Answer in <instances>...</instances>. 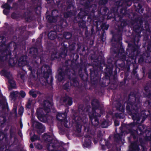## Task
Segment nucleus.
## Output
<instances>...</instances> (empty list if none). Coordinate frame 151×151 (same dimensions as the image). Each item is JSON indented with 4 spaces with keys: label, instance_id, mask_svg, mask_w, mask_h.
Returning a JSON list of instances; mask_svg holds the SVG:
<instances>
[{
    "label": "nucleus",
    "instance_id": "f257e3e1",
    "mask_svg": "<svg viewBox=\"0 0 151 151\" xmlns=\"http://www.w3.org/2000/svg\"><path fill=\"white\" fill-rule=\"evenodd\" d=\"M92 113L89 114V116L90 119L92 124L96 127L99 124L98 119L96 117H100L101 115L99 114V112H101V110L99 108V103L97 99H94L92 102Z\"/></svg>",
    "mask_w": 151,
    "mask_h": 151
},
{
    "label": "nucleus",
    "instance_id": "f03ea898",
    "mask_svg": "<svg viewBox=\"0 0 151 151\" xmlns=\"http://www.w3.org/2000/svg\"><path fill=\"white\" fill-rule=\"evenodd\" d=\"M1 75L5 76L8 79L9 83L10 84L9 88L10 90L16 87V84L13 79L12 75L9 71L3 70L1 72Z\"/></svg>",
    "mask_w": 151,
    "mask_h": 151
},
{
    "label": "nucleus",
    "instance_id": "7ed1b4c3",
    "mask_svg": "<svg viewBox=\"0 0 151 151\" xmlns=\"http://www.w3.org/2000/svg\"><path fill=\"white\" fill-rule=\"evenodd\" d=\"M1 75L5 76L8 79L9 83L10 84L9 88L10 90L16 87V84L13 79L12 75L9 71L3 70L1 72Z\"/></svg>",
    "mask_w": 151,
    "mask_h": 151
},
{
    "label": "nucleus",
    "instance_id": "20e7f679",
    "mask_svg": "<svg viewBox=\"0 0 151 151\" xmlns=\"http://www.w3.org/2000/svg\"><path fill=\"white\" fill-rule=\"evenodd\" d=\"M125 2V4L128 6H131L132 2H134V6L135 7V9H142V2L139 0V1H134L131 0H123V9H127V8L124 7V2Z\"/></svg>",
    "mask_w": 151,
    "mask_h": 151
},
{
    "label": "nucleus",
    "instance_id": "39448f33",
    "mask_svg": "<svg viewBox=\"0 0 151 151\" xmlns=\"http://www.w3.org/2000/svg\"><path fill=\"white\" fill-rule=\"evenodd\" d=\"M66 114L65 113L63 114L58 113L57 115V119L59 121L61 122L62 124L63 123L65 127H68V126L67 124L68 121L66 119Z\"/></svg>",
    "mask_w": 151,
    "mask_h": 151
},
{
    "label": "nucleus",
    "instance_id": "423d86ee",
    "mask_svg": "<svg viewBox=\"0 0 151 151\" xmlns=\"http://www.w3.org/2000/svg\"><path fill=\"white\" fill-rule=\"evenodd\" d=\"M33 123L37 129V132L38 134H40L44 132L45 128L41 123L35 121L33 122Z\"/></svg>",
    "mask_w": 151,
    "mask_h": 151
},
{
    "label": "nucleus",
    "instance_id": "0eeeda50",
    "mask_svg": "<svg viewBox=\"0 0 151 151\" xmlns=\"http://www.w3.org/2000/svg\"><path fill=\"white\" fill-rule=\"evenodd\" d=\"M142 21L141 19L137 20L134 24L135 25L134 27V30L138 32H140L142 29Z\"/></svg>",
    "mask_w": 151,
    "mask_h": 151
},
{
    "label": "nucleus",
    "instance_id": "6e6552de",
    "mask_svg": "<svg viewBox=\"0 0 151 151\" xmlns=\"http://www.w3.org/2000/svg\"><path fill=\"white\" fill-rule=\"evenodd\" d=\"M52 104L48 101H44L43 103V107L44 111L46 113L50 111V109L52 108Z\"/></svg>",
    "mask_w": 151,
    "mask_h": 151
},
{
    "label": "nucleus",
    "instance_id": "1a4fd4ad",
    "mask_svg": "<svg viewBox=\"0 0 151 151\" xmlns=\"http://www.w3.org/2000/svg\"><path fill=\"white\" fill-rule=\"evenodd\" d=\"M60 101L63 105L66 106L71 105L72 103V99L68 96L63 98Z\"/></svg>",
    "mask_w": 151,
    "mask_h": 151
},
{
    "label": "nucleus",
    "instance_id": "9d476101",
    "mask_svg": "<svg viewBox=\"0 0 151 151\" xmlns=\"http://www.w3.org/2000/svg\"><path fill=\"white\" fill-rule=\"evenodd\" d=\"M27 56H24L21 57L18 60V64L19 66H24L27 63Z\"/></svg>",
    "mask_w": 151,
    "mask_h": 151
},
{
    "label": "nucleus",
    "instance_id": "9b49d317",
    "mask_svg": "<svg viewBox=\"0 0 151 151\" xmlns=\"http://www.w3.org/2000/svg\"><path fill=\"white\" fill-rule=\"evenodd\" d=\"M119 110V112L115 114V116L117 118L121 119L122 118V109L123 106L122 105L119 106V107L117 108Z\"/></svg>",
    "mask_w": 151,
    "mask_h": 151
},
{
    "label": "nucleus",
    "instance_id": "f8f14e48",
    "mask_svg": "<svg viewBox=\"0 0 151 151\" xmlns=\"http://www.w3.org/2000/svg\"><path fill=\"white\" fill-rule=\"evenodd\" d=\"M42 110V109H37V117L40 120V121L42 122H45L46 121L45 120V117L42 116L40 114V111Z\"/></svg>",
    "mask_w": 151,
    "mask_h": 151
},
{
    "label": "nucleus",
    "instance_id": "ddd939ff",
    "mask_svg": "<svg viewBox=\"0 0 151 151\" xmlns=\"http://www.w3.org/2000/svg\"><path fill=\"white\" fill-rule=\"evenodd\" d=\"M120 130H121V133L120 134H116L114 135V140L117 142L119 141L120 139L121 136L122 135V128L121 127L120 128Z\"/></svg>",
    "mask_w": 151,
    "mask_h": 151
},
{
    "label": "nucleus",
    "instance_id": "4468645a",
    "mask_svg": "<svg viewBox=\"0 0 151 151\" xmlns=\"http://www.w3.org/2000/svg\"><path fill=\"white\" fill-rule=\"evenodd\" d=\"M42 138L46 142H50L52 139L51 137L47 134H45L44 135H43Z\"/></svg>",
    "mask_w": 151,
    "mask_h": 151
},
{
    "label": "nucleus",
    "instance_id": "2eb2a0df",
    "mask_svg": "<svg viewBox=\"0 0 151 151\" xmlns=\"http://www.w3.org/2000/svg\"><path fill=\"white\" fill-rule=\"evenodd\" d=\"M19 95V93L17 91H13L10 93V96L12 99H15Z\"/></svg>",
    "mask_w": 151,
    "mask_h": 151
},
{
    "label": "nucleus",
    "instance_id": "dca6fc26",
    "mask_svg": "<svg viewBox=\"0 0 151 151\" xmlns=\"http://www.w3.org/2000/svg\"><path fill=\"white\" fill-rule=\"evenodd\" d=\"M130 147L132 149V151H139V149L137 145L136 142L132 143L131 144Z\"/></svg>",
    "mask_w": 151,
    "mask_h": 151
},
{
    "label": "nucleus",
    "instance_id": "f3484780",
    "mask_svg": "<svg viewBox=\"0 0 151 151\" xmlns=\"http://www.w3.org/2000/svg\"><path fill=\"white\" fill-rule=\"evenodd\" d=\"M57 146V145L55 146L53 143H50L48 144L47 145V149L50 151H53L55 149V147Z\"/></svg>",
    "mask_w": 151,
    "mask_h": 151
},
{
    "label": "nucleus",
    "instance_id": "a211bd4d",
    "mask_svg": "<svg viewBox=\"0 0 151 151\" xmlns=\"http://www.w3.org/2000/svg\"><path fill=\"white\" fill-rule=\"evenodd\" d=\"M47 18L50 22H55L57 21L56 17L48 15L47 16Z\"/></svg>",
    "mask_w": 151,
    "mask_h": 151
},
{
    "label": "nucleus",
    "instance_id": "6ab92c4d",
    "mask_svg": "<svg viewBox=\"0 0 151 151\" xmlns=\"http://www.w3.org/2000/svg\"><path fill=\"white\" fill-rule=\"evenodd\" d=\"M48 37L51 40H54L56 37V33L54 32H51L48 34Z\"/></svg>",
    "mask_w": 151,
    "mask_h": 151
},
{
    "label": "nucleus",
    "instance_id": "aec40b11",
    "mask_svg": "<svg viewBox=\"0 0 151 151\" xmlns=\"http://www.w3.org/2000/svg\"><path fill=\"white\" fill-rule=\"evenodd\" d=\"M91 145V140L89 139H88V138H86L83 144V145L86 147H88L90 146Z\"/></svg>",
    "mask_w": 151,
    "mask_h": 151
},
{
    "label": "nucleus",
    "instance_id": "412c9836",
    "mask_svg": "<svg viewBox=\"0 0 151 151\" xmlns=\"http://www.w3.org/2000/svg\"><path fill=\"white\" fill-rule=\"evenodd\" d=\"M35 103V101L34 100L29 99L27 104V108H29L31 105H33Z\"/></svg>",
    "mask_w": 151,
    "mask_h": 151
},
{
    "label": "nucleus",
    "instance_id": "4be33fe9",
    "mask_svg": "<svg viewBox=\"0 0 151 151\" xmlns=\"http://www.w3.org/2000/svg\"><path fill=\"white\" fill-rule=\"evenodd\" d=\"M140 52L139 51L138 49V48L137 47V48H136L134 50V52H133L132 53L134 54V55L133 56H130L132 57V58H133L134 56H138Z\"/></svg>",
    "mask_w": 151,
    "mask_h": 151
},
{
    "label": "nucleus",
    "instance_id": "5701e85b",
    "mask_svg": "<svg viewBox=\"0 0 151 151\" xmlns=\"http://www.w3.org/2000/svg\"><path fill=\"white\" fill-rule=\"evenodd\" d=\"M29 93L33 97L35 98L36 97L37 95L38 94V92L34 90H32L29 92Z\"/></svg>",
    "mask_w": 151,
    "mask_h": 151
},
{
    "label": "nucleus",
    "instance_id": "b1692460",
    "mask_svg": "<svg viewBox=\"0 0 151 151\" xmlns=\"http://www.w3.org/2000/svg\"><path fill=\"white\" fill-rule=\"evenodd\" d=\"M2 9H11V7L7 2L3 4L1 6Z\"/></svg>",
    "mask_w": 151,
    "mask_h": 151
},
{
    "label": "nucleus",
    "instance_id": "393cba45",
    "mask_svg": "<svg viewBox=\"0 0 151 151\" xmlns=\"http://www.w3.org/2000/svg\"><path fill=\"white\" fill-rule=\"evenodd\" d=\"M144 129V126L143 125H140L138 127V129L140 131V133H139L137 132V134H142Z\"/></svg>",
    "mask_w": 151,
    "mask_h": 151
},
{
    "label": "nucleus",
    "instance_id": "a878e982",
    "mask_svg": "<svg viewBox=\"0 0 151 151\" xmlns=\"http://www.w3.org/2000/svg\"><path fill=\"white\" fill-rule=\"evenodd\" d=\"M64 73H60L58 76V78L59 81H62L64 78Z\"/></svg>",
    "mask_w": 151,
    "mask_h": 151
},
{
    "label": "nucleus",
    "instance_id": "bb28decb",
    "mask_svg": "<svg viewBox=\"0 0 151 151\" xmlns=\"http://www.w3.org/2000/svg\"><path fill=\"white\" fill-rule=\"evenodd\" d=\"M64 36L66 39H68L71 38L72 35L69 32H65L64 34Z\"/></svg>",
    "mask_w": 151,
    "mask_h": 151
},
{
    "label": "nucleus",
    "instance_id": "cd10ccee",
    "mask_svg": "<svg viewBox=\"0 0 151 151\" xmlns=\"http://www.w3.org/2000/svg\"><path fill=\"white\" fill-rule=\"evenodd\" d=\"M9 64L12 65H15L16 63V62H15L14 60V59L12 58H10L9 60Z\"/></svg>",
    "mask_w": 151,
    "mask_h": 151
},
{
    "label": "nucleus",
    "instance_id": "c85d7f7f",
    "mask_svg": "<svg viewBox=\"0 0 151 151\" xmlns=\"http://www.w3.org/2000/svg\"><path fill=\"white\" fill-rule=\"evenodd\" d=\"M31 141L32 142H33V141H35L36 140H40V138L39 137L34 135L33 137H32L31 138Z\"/></svg>",
    "mask_w": 151,
    "mask_h": 151
},
{
    "label": "nucleus",
    "instance_id": "c756f323",
    "mask_svg": "<svg viewBox=\"0 0 151 151\" xmlns=\"http://www.w3.org/2000/svg\"><path fill=\"white\" fill-rule=\"evenodd\" d=\"M8 57L9 58H10V54H9L7 55H6V56L3 57L2 56H1L0 57V59L1 60H6L7 59V57Z\"/></svg>",
    "mask_w": 151,
    "mask_h": 151
},
{
    "label": "nucleus",
    "instance_id": "7c9ffc66",
    "mask_svg": "<svg viewBox=\"0 0 151 151\" xmlns=\"http://www.w3.org/2000/svg\"><path fill=\"white\" fill-rule=\"evenodd\" d=\"M143 56H145L146 57H148L149 56V55L148 54V53H147V52H146V53H144L143 54ZM143 57H144V56H143ZM144 58H145V57H144ZM144 60V59L143 58H141L139 60L140 61V60H141V61H143Z\"/></svg>",
    "mask_w": 151,
    "mask_h": 151
},
{
    "label": "nucleus",
    "instance_id": "2f4dec72",
    "mask_svg": "<svg viewBox=\"0 0 151 151\" xmlns=\"http://www.w3.org/2000/svg\"><path fill=\"white\" fill-rule=\"evenodd\" d=\"M0 106L1 107L4 108L7 106V104L6 101H4L1 104Z\"/></svg>",
    "mask_w": 151,
    "mask_h": 151
},
{
    "label": "nucleus",
    "instance_id": "473e14b6",
    "mask_svg": "<svg viewBox=\"0 0 151 151\" xmlns=\"http://www.w3.org/2000/svg\"><path fill=\"white\" fill-rule=\"evenodd\" d=\"M24 111V108L22 107H20L19 110L18 114L20 115H22Z\"/></svg>",
    "mask_w": 151,
    "mask_h": 151
},
{
    "label": "nucleus",
    "instance_id": "72a5a7b5",
    "mask_svg": "<svg viewBox=\"0 0 151 151\" xmlns=\"http://www.w3.org/2000/svg\"><path fill=\"white\" fill-rule=\"evenodd\" d=\"M57 53L56 52H55L54 53H53V54H52L51 57V59L53 60L54 58H57V56H56V54Z\"/></svg>",
    "mask_w": 151,
    "mask_h": 151
},
{
    "label": "nucleus",
    "instance_id": "f704fd0d",
    "mask_svg": "<svg viewBox=\"0 0 151 151\" xmlns=\"http://www.w3.org/2000/svg\"><path fill=\"white\" fill-rule=\"evenodd\" d=\"M19 6L16 3H14L12 7H11V9H17L18 8Z\"/></svg>",
    "mask_w": 151,
    "mask_h": 151
},
{
    "label": "nucleus",
    "instance_id": "c9c22d12",
    "mask_svg": "<svg viewBox=\"0 0 151 151\" xmlns=\"http://www.w3.org/2000/svg\"><path fill=\"white\" fill-rule=\"evenodd\" d=\"M34 51L35 52H36L34 54V57L35 58H37V59L39 58V57L38 56H36V55H37V50L36 48H35L34 49Z\"/></svg>",
    "mask_w": 151,
    "mask_h": 151
},
{
    "label": "nucleus",
    "instance_id": "e433bc0d",
    "mask_svg": "<svg viewBox=\"0 0 151 151\" xmlns=\"http://www.w3.org/2000/svg\"><path fill=\"white\" fill-rule=\"evenodd\" d=\"M20 95L22 97L24 98L26 95L25 93L23 91H21L19 93Z\"/></svg>",
    "mask_w": 151,
    "mask_h": 151
},
{
    "label": "nucleus",
    "instance_id": "4c0bfd02",
    "mask_svg": "<svg viewBox=\"0 0 151 151\" xmlns=\"http://www.w3.org/2000/svg\"><path fill=\"white\" fill-rule=\"evenodd\" d=\"M102 128H106L108 127L107 122L106 121H105L102 123L101 125Z\"/></svg>",
    "mask_w": 151,
    "mask_h": 151
},
{
    "label": "nucleus",
    "instance_id": "58836bf2",
    "mask_svg": "<svg viewBox=\"0 0 151 151\" xmlns=\"http://www.w3.org/2000/svg\"><path fill=\"white\" fill-rule=\"evenodd\" d=\"M107 2L106 0H101L100 1V3L101 4H106Z\"/></svg>",
    "mask_w": 151,
    "mask_h": 151
},
{
    "label": "nucleus",
    "instance_id": "ea45409f",
    "mask_svg": "<svg viewBox=\"0 0 151 151\" xmlns=\"http://www.w3.org/2000/svg\"><path fill=\"white\" fill-rule=\"evenodd\" d=\"M37 148L39 149H41L42 148V146L40 144H38L36 146Z\"/></svg>",
    "mask_w": 151,
    "mask_h": 151
},
{
    "label": "nucleus",
    "instance_id": "a19ab883",
    "mask_svg": "<svg viewBox=\"0 0 151 151\" xmlns=\"http://www.w3.org/2000/svg\"><path fill=\"white\" fill-rule=\"evenodd\" d=\"M54 3L55 4L59 5V0H53Z\"/></svg>",
    "mask_w": 151,
    "mask_h": 151
},
{
    "label": "nucleus",
    "instance_id": "79ce46f5",
    "mask_svg": "<svg viewBox=\"0 0 151 151\" xmlns=\"http://www.w3.org/2000/svg\"><path fill=\"white\" fill-rule=\"evenodd\" d=\"M114 124L115 126H118L119 125V122L117 120H115L114 121Z\"/></svg>",
    "mask_w": 151,
    "mask_h": 151
},
{
    "label": "nucleus",
    "instance_id": "37998d69",
    "mask_svg": "<svg viewBox=\"0 0 151 151\" xmlns=\"http://www.w3.org/2000/svg\"><path fill=\"white\" fill-rule=\"evenodd\" d=\"M3 13L4 14L7 15L9 13V10H4Z\"/></svg>",
    "mask_w": 151,
    "mask_h": 151
},
{
    "label": "nucleus",
    "instance_id": "c03bdc74",
    "mask_svg": "<svg viewBox=\"0 0 151 151\" xmlns=\"http://www.w3.org/2000/svg\"><path fill=\"white\" fill-rule=\"evenodd\" d=\"M142 113L143 114V115L142 116V117H143V121H144L145 119L147 117V115L144 114V112L143 111L142 112Z\"/></svg>",
    "mask_w": 151,
    "mask_h": 151
},
{
    "label": "nucleus",
    "instance_id": "a18cd8bd",
    "mask_svg": "<svg viewBox=\"0 0 151 151\" xmlns=\"http://www.w3.org/2000/svg\"><path fill=\"white\" fill-rule=\"evenodd\" d=\"M64 16L65 18H67L69 17V15L68 13H66L64 14Z\"/></svg>",
    "mask_w": 151,
    "mask_h": 151
},
{
    "label": "nucleus",
    "instance_id": "49530a36",
    "mask_svg": "<svg viewBox=\"0 0 151 151\" xmlns=\"http://www.w3.org/2000/svg\"><path fill=\"white\" fill-rule=\"evenodd\" d=\"M12 18H15L16 17V14H14V13H13L12 14Z\"/></svg>",
    "mask_w": 151,
    "mask_h": 151
},
{
    "label": "nucleus",
    "instance_id": "de8ad7c7",
    "mask_svg": "<svg viewBox=\"0 0 151 151\" xmlns=\"http://www.w3.org/2000/svg\"><path fill=\"white\" fill-rule=\"evenodd\" d=\"M148 77L149 78H151V70H150L149 72Z\"/></svg>",
    "mask_w": 151,
    "mask_h": 151
},
{
    "label": "nucleus",
    "instance_id": "09e8293b",
    "mask_svg": "<svg viewBox=\"0 0 151 151\" xmlns=\"http://www.w3.org/2000/svg\"><path fill=\"white\" fill-rule=\"evenodd\" d=\"M13 110L14 111L15 113V114H17V109L16 107H15L14 108Z\"/></svg>",
    "mask_w": 151,
    "mask_h": 151
},
{
    "label": "nucleus",
    "instance_id": "8fccbe9b",
    "mask_svg": "<svg viewBox=\"0 0 151 151\" xmlns=\"http://www.w3.org/2000/svg\"><path fill=\"white\" fill-rule=\"evenodd\" d=\"M110 144L108 142H107L106 143V145L107 146V147H108V148H109L110 147L109 146V145Z\"/></svg>",
    "mask_w": 151,
    "mask_h": 151
},
{
    "label": "nucleus",
    "instance_id": "3c124183",
    "mask_svg": "<svg viewBox=\"0 0 151 151\" xmlns=\"http://www.w3.org/2000/svg\"><path fill=\"white\" fill-rule=\"evenodd\" d=\"M13 1V0H7V2L8 3H11Z\"/></svg>",
    "mask_w": 151,
    "mask_h": 151
},
{
    "label": "nucleus",
    "instance_id": "603ef678",
    "mask_svg": "<svg viewBox=\"0 0 151 151\" xmlns=\"http://www.w3.org/2000/svg\"><path fill=\"white\" fill-rule=\"evenodd\" d=\"M56 10H52V11L51 12L52 15H53V13L54 12H56Z\"/></svg>",
    "mask_w": 151,
    "mask_h": 151
},
{
    "label": "nucleus",
    "instance_id": "864d4df0",
    "mask_svg": "<svg viewBox=\"0 0 151 151\" xmlns=\"http://www.w3.org/2000/svg\"><path fill=\"white\" fill-rule=\"evenodd\" d=\"M30 147L31 148H33V146L32 144H30Z\"/></svg>",
    "mask_w": 151,
    "mask_h": 151
},
{
    "label": "nucleus",
    "instance_id": "5fc2aeb1",
    "mask_svg": "<svg viewBox=\"0 0 151 151\" xmlns=\"http://www.w3.org/2000/svg\"><path fill=\"white\" fill-rule=\"evenodd\" d=\"M119 53H122V49H120L119 51Z\"/></svg>",
    "mask_w": 151,
    "mask_h": 151
},
{
    "label": "nucleus",
    "instance_id": "6e6d98bb",
    "mask_svg": "<svg viewBox=\"0 0 151 151\" xmlns=\"http://www.w3.org/2000/svg\"><path fill=\"white\" fill-rule=\"evenodd\" d=\"M41 8V7L40 6H39L36 9H40Z\"/></svg>",
    "mask_w": 151,
    "mask_h": 151
},
{
    "label": "nucleus",
    "instance_id": "4d7b16f0",
    "mask_svg": "<svg viewBox=\"0 0 151 151\" xmlns=\"http://www.w3.org/2000/svg\"><path fill=\"white\" fill-rule=\"evenodd\" d=\"M148 2H150L151 1V0H146Z\"/></svg>",
    "mask_w": 151,
    "mask_h": 151
},
{
    "label": "nucleus",
    "instance_id": "13d9d810",
    "mask_svg": "<svg viewBox=\"0 0 151 151\" xmlns=\"http://www.w3.org/2000/svg\"><path fill=\"white\" fill-rule=\"evenodd\" d=\"M29 70H32V68L31 67L29 68Z\"/></svg>",
    "mask_w": 151,
    "mask_h": 151
},
{
    "label": "nucleus",
    "instance_id": "bf43d9fd",
    "mask_svg": "<svg viewBox=\"0 0 151 151\" xmlns=\"http://www.w3.org/2000/svg\"><path fill=\"white\" fill-rule=\"evenodd\" d=\"M46 66V65H44L43 67H42V68H43V67H45Z\"/></svg>",
    "mask_w": 151,
    "mask_h": 151
},
{
    "label": "nucleus",
    "instance_id": "052dcab7",
    "mask_svg": "<svg viewBox=\"0 0 151 151\" xmlns=\"http://www.w3.org/2000/svg\"><path fill=\"white\" fill-rule=\"evenodd\" d=\"M21 78L22 79H23V76H21Z\"/></svg>",
    "mask_w": 151,
    "mask_h": 151
},
{
    "label": "nucleus",
    "instance_id": "680f3d73",
    "mask_svg": "<svg viewBox=\"0 0 151 151\" xmlns=\"http://www.w3.org/2000/svg\"><path fill=\"white\" fill-rule=\"evenodd\" d=\"M132 118H133V119H135H135H134V117L133 116H132Z\"/></svg>",
    "mask_w": 151,
    "mask_h": 151
},
{
    "label": "nucleus",
    "instance_id": "e2e57ef3",
    "mask_svg": "<svg viewBox=\"0 0 151 151\" xmlns=\"http://www.w3.org/2000/svg\"><path fill=\"white\" fill-rule=\"evenodd\" d=\"M147 50H148V51H149L150 49H149V47H148V48H147Z\"/></svg>",
    "mask_w": 151,
    "mask_h": 151
},
{
    "label": "nucleus",
    "instance_id": "0e129e2a",
    "mask_svg": "<svg viewBox=\"0 0 151 151\" xmlns=\"http://www.w3.org/2000/svg\"><path fill=\"white\" fill-rule=\"evenodd\" d=\"M137 121H139V119H137Z\"/></svg>",
    "mask_w": 151,
    "mask_h": 151
},
{
    "label": "nucleus",
    "instance_id": "69168bd1",
    "mask_svg": "<svg viewBox=\"0 0 151 151\" xmlns=\"http://www.w3.org/2000/svg\"><path fill=\"white\" fill-rule=\"evenodd\" d=\"M4 55H6V54L5 53V52H4Z\"/></svg>",
    "mask_w": 151,
    "mask_h": 151
},
{
    "label": "nucleus",
    "instance_id": "338daca9",
    "mask_svg": "<svg viewBox=\"0 0 151 151\" xmlns=\"http://www.w3.org/2000/svg\"><path fill=\"white\" fill-rule=\"evenodd\" d=\"M3 54H2V55H1V56H2L3 57H4V56H3ZM5 56H4V57H5Z\"/></svg>",
    "mask_w": 151,
    "mask_h": 151
},
{
    "label": "nucleus",
    "instance_id": "774afa93",
    "mask_svg": "<svg viewBox=\"0 0 151 151\" xmlns=\"http://www.w3.org/2000/svg\"><path fill=\"white\" fill-rule=\"evenodd\" d=\"M48 12V11H47V13Z\"/></svg>",
    "mask_w": 151,
    "mask_h": 151
}]
</instances>
